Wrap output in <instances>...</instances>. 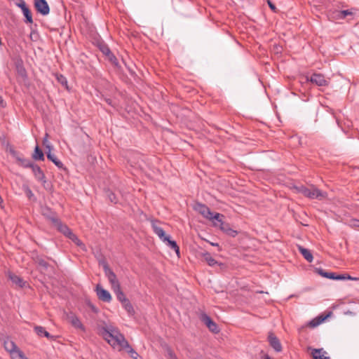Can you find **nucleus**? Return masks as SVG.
Here are the masks:
<instances>
[{
	"label": "nucleus",
	"instance_id": "obj_1",
	"mask_svg": "<svg viewBox=\"0 0 359 359\" xmlns=\"http://www.w3.org/2000/svg\"><path fill=\"white\" fill-rule=\"evenodd\" d=\"M105 340L114 347L126 350L131 358L137 359L138 353L130 346L125 337L114 327H102L100 331Z\"/></svg>",
	"mask_w": 359,
	"mask_h": 359
},
{
	"label": "nucleus",
	"instance_id": "obj_2",
	"mask_svg": "<svg viewBox=\"0 0 359 359\" xmlns=\"http://www.w3.org/2000/svg\"><path fill=\"white\" fill-rule=\"evenodd\" d=\"M297 189L299 193L311 199L317 198L318 200H322L326 198L327 196L326 192L322 191L313 186L309 188L302 185Z\"/></svg>",
	"mask_w": 359,
	"mask_h": 359
},
{
	"label": "nucleus",
	"instance_id": "obj_3",
	"mask_svg": "<svg viewBox=\"0 0 359 359\" xmlns=\"http://www.w3.org/2000/svg\"><path fill=\"white\" fill-rule=\"evenodd\" d=\"M195 210L198 211L205 218L212 220L217 219L219 217H224V215L218 212H212L210 209L205 204L197 203L194 207Z\"/></svg>",
	"mask_w": 359,
	"mask_h": 359
},
{
	"label": "nucleus",
	"instance_id": "obj_4",
	"mask_svg": "<svg viewBox=\"0 0 359 359\" xmlns=\"http://www.w3.org/2000/svg\"><path fill=\"white\" fill-rule=\"evenodd\" d=\"M320 276L336 280H359L358 277H352L348 274H337L336 273L327 271H316Z\"/></svg>",
	"mask_w": 359,
	"mask_h": 359
},
{
	"label": "nucleus",
	"instance_id": "obj_5",
	"mask_svg": "<svg viewBox=\"0 0 359 359\" xmlns=\"http://www.w3.org/2000/svg\"><path fill=\"white\" fill-rule=\"evenodd\" d=\"M224 217H219L217 219H214L213 225L219 227L221 231L231 237H236L238 235V231L231 228L230 224L223 221Z\"/></svg>",
	"mask_w": 359,
	"mask_h": 359
},
{
	"label": "nucleus",
	"instance_id": "obj_6",
	"mask_svg": "<svg viewBox=\"0 0 359 359\" xmlns=\"http://www.w3.org/2000/svg\"><path fill=\"white\" fill-rule=\"evenodd\" d=\"M306 80L318 86H327L330 83V79H326L325 76L320 73H313L311 76H306Z\"/></svg>",
	"mask_w": 359,
	"mask_h": 359
},
{
	"label": "nucleus",
	"instance_id": "obj_7",
	"mask_svg": "<svg viewBox=\"0 0 359 359\" xmlns=\"http://www.w3.org/2000/svg\"><path fill=\"white\" fill-rule=\"evenodd\" d=\"M4 346L5 349L10 353L12 359H15V355L24 354L22 351L18 348L17 345L11 340H5Z\"/></svg>",
	"mask_w": 359,
	"mask_h": 359
},
{
	"label": "nucleus",
	"instance_id": "obj_8",
	"mask_svg": "<svg viewBox=\"0 0 359 359\" xmlns=\"http://www.w3.org/2000/svg\"><path fill=\"white\" fill-rule=\"evenodd\" d=\"M36 11L42 15H46L50 13V8L46 0H34Z\"/></svg>",
	"mask_w": 359,
	"mask_h": 359
},
{
	"label": "nucleus",
	"instance_id": "obj_9",
	"mask_svg": "<svg viewBox=\"0 0 359 359\" xmlns=\"http://www.w3.org/2000/svg\"><path fill=\"white\" fill-rule=\"evenodd\" d=\"M50 221L57 229V230L64 236H65L69 231V230H71V229H69L67 224L62 223L57 217H50Z\"/></svg>",
	"mask_w": 359,
	"mask_h": 359
},
{
	"label": "nucleus",
	"instance_id": "obj_10",
	"mask_svg": "<svg viewBox=\"0 0 359 359\" xmlns=\"http://www.w3.org/2000/svg\"><path fill=\"white\" fill-rule=\"evenodd\" d=\"M201 320L210 332L213 333H218L219 332L217 325L207 314H201Z\"/></svg>",
	"mask_w": 359,
	"mask_h": 359
},
{
	"label": "nucleus",
	"instance_id": "obj_11",
	"mask_svg": "<svg viewBox=\"0 0 359 359\" xmlns=\"http://www.w3.org/2000/svg\"><path fill=\"white\" fill-rule=\"evenodd\" d=\"M46 148L48 149L46 151V156L48 160L52 161L58 168L66 169L63 166V163L51 153L52 147L49 144L46 145Z\"/></svg>",
	"mask_w": 359,
	"mask_h": 359
},
{
	"label": "nucleus",
	"instance_id": "obj_12",
	"mask_svg": "<svg viewBox=\"0 0 359 359\" xmlns=\"http://www.w3.org/2000/svg\"><path fill=\"white\" fill-rule=\"evenodd\" d=\"M96 292L99 299L105 302H109L111 300L110 293L100 285H97L96 287Z\"/></svg>",
	"mask_w": 359,
	"mask_h": 359
},
{
	"label": "nucleus",
	"instance_id": "obj_13",
	"mask_svg": "<svg viewBox=\"0 0 359 359\" xmlns=\"http://www.w3.org/2000/svg\"><path fill=\"white\" fill-rule=\"evenodd\" d=\"M9 279L12 281L13 284L18 287H24L26 286L27 282L25 281L22 278L16 276L11 271H8V273Z\"/></svg>",
	"mask_w": 359,
	"mask_h": 359
},
{
	"label": "nucleus",
	"instance_id": "obj_14",
	"mask_svg": "<svg viewBox=\"0 0 359 359\" xmlns=\"http://www.w3.org/2000/svg\"><path fill=\"white\" fill-rule=\"evenodd\" d=\"M268 339L270 346L276 352H280L282 351V346L280 344L279 339L273 333H269Z\"/></svg>",
	"mask_w": 359,
	"mask_h": 359
},
{
	"label": "nucleus",
	"instance_id": "obj_15",
	"mask_svg": "<svg viewBox=\"0 0 359 359\" xmlns=\"http://www.w3.org/2000/svg\"><path fill=\"white\" fill-rule=\"evenodd\" d=\"M32 170L37 180L42 182L43 184L46 182L45 174L38 165L34 164Z\"/></svg>",
	"mask_w": 359,
	"mask_h": 359
},
{
	"label": "nucleus",
	"instance_id": "obj_16",
	"mask_svg": "<svg viewBox=\"0 0 359 359\" xmlns=\"http://www.w3.org/2000/svg\"><path fill=\"white\" fill-rule=\"evenodd\" d=\"M105 274L111 285L112 289H118V287H120V284L113 271H105Z\"/></svg>",
	"mask_w": 359,
	"mask_h": 359
},
{
	"label": "nucleus",
	"instance_id": "obj_17",
	"mask_svg": "<svg viewBox=\"0 0 359 359\" xmlns=\"http://www.w3.org/2000/svg\"><path fill=\"white\" fill-rule=\"evenodd\" d=\"M151 226L154 232L160 238L161 240L165 241L168 239V236L165 233V231L157 224V222H152Z\"/></svg>",
	"mask_w": 359,
	"mask_h": 359
},
{
	"label": "nucleus",
	"instance_id": "obj_18",
	"mask_svg": "<svg viewBox=\"0 0 359 359\" xmlns=\"http://www.w3.org/2000/svg\"><path fill=\"white\" fill-rule=\"evenodd\" d=\"M66 238L70 239L72 242H74L77 246L80 247L82 250L86 251V245L83 242L77 237L76 234L73 233L72 230L65 236Z\"/></svg>",
	"mask_w": 359,
	"mask_h": 359
},
{
	"label": "nucleus",
	"instance_id": "obj_19",
	"mask_svg": "<svg viewBox=\"0 0 359 359\" xmlns=\"http://www.w3.org/2000/svg\"><path fill=\"white\" fill-rule=\"evenodd\" d=\"M68 319L70 321L71 324L75 328L79 329L82 331H85V327L83 326L81 320L79 319V318L76 316L74 314L70 313L68 316Z\"/></svg>",
	"mask_w": 359,
	"mask_h": 359
},
{
	"label": "nucleus",
	"instance_id": "obj_20",
	"mask_svg": "<svg viewBox=\"0 0 359 359\" xmlns=\"http://www.w3.org/2000/svg\"><path fill=\"white\" fill-rule=\"evenodd\" d=\"M326 354L327 353L323 348H313L311 352L313 359H330Z\"/></svg>",
	"mask_w": 359,
	"mask_h": 359
},
{
	"label": "nucleus",
	"instance_id": "obj_21",
	"mask_svg": "<svg viewBox=\"0 0 359 359\" xmlns=\"http://www.w3.org/2000/svg\"><path fill=\"white\" fill-rule=\"evenodd\" d=\"M34 262L37 266L47 269L48 267L53 268V266L50 265L48 260L46 257H36L34 259Z\"/></svg>",
	"mask_w": 359,
	"mask_h": 359
},
{
	"label": "nucleus",
	"instance_id": "obj_22",
	"mask_svg": "<svg viewBox=\"0 0 359 359\" xmlns=\"http://www.w3.org/2000/svg\"><path fill=\"white\" fill-rule=\"evenodd\" d=\"M298 249L302 256L306 259L308 262H311L313 260V255L311 251L306 248H304L302 246L299 245Z\"/></svg>",
	"mask_w": 359,
	"mask_h": 359
},
{
	"label": "nucleus",
	"instance_id": "obj_23",
	"mask_svg": "<svg viewBox=\"0 0 359 359\" xmlns=\"http://www.w3.org/2000/svg\"><path fill=\"white\" fill-rule=\"evenodd\" d=\"M32 158L36 161H44L43 152L38 145L35 147Z\"/></svg>",
	"mask_w": 359,
	"mask_h": 359
},
{
	"label": "nucleus",
	"instance_id": "obj_24",
	"mask_svg": "<svg viewBox=\"0 0 359 359\" xmlns=\"http://www.w3.org/2000/svg\"><path fill=\"white\" fill-rule=\"evenodd\" d=\"M34 329L38 336L46 337V338L48 339L52 338L49 332H48L43 327L37 325L35 326Z\"/></svg>",
	"mask_w": 359,
	"mask_h": 359
},
{
	"label": "nucleus",
	"instance_id": "obj_25",
	"mask_svg": "<svg viewBox=\"0 0 359 359\" xmlns=\"http://www.w3.org/2000/svg\"><path fill=\"white\" fill-rule=\"evenodd\" d=\"M329 315H327V316H320L314 319H313L312 320H311L309 323H308V325L311 327H315L318 325H319L320 323H322L323 322H324V320L326 319V318L327 316H329Z\"/></svg>",
	"mask_w": 359,
	"mask_h": 359
},
{
	"label": "nucleus",
	"instance_id": "obj_26",
	"mask_svg": "<svg viewBox=\"0 0 359 359\" xmlns=\"http://www.w3.org/2000/svg\"><path fill=\"white\" fill-rule=\"evenodd\" d=\"M17 161H18L20 165H21L23 168H32L33 165L34 164L33 162H32L29 159L23 158L21 157H17Z\"/></svg>",
	"mask_w": 359,
	"mask_h": 359
},
{
	"label": "nucleus",
	"instance_id": "obj_27",
	"mask_svg": "<svg viewBox=\"0 0 359 359\" xmlns=\"http://www.w3.org/2000/svg\"><path fill=\"white\" fill-rule=\"evenodd\" d=\"M22 11L23 13L24 16L25 17V22L26 23H32V14L30 9L28 7H26L25 8L22 9Z\"/></svg>",
	"mask_w": 359,
	"mask_h": 359
},
{
	"label": "nucleus",
	"instance_id": "obj_28",
	"mask_svg": "<svg viewBox=\"0 0 359 359\" xmlns=\"http://www.w3.org/2000/svg\"><path fill=\"white\" fill-rule=\"evenodd\" d=\"M164 242H167V245L172 250L175 251V252L179 255L180 254V248L177 245L176 241L170 240V237L168 236V239L165 240Z\"/></svg>",
	"mask_w": 359,
	"mask_h": 359
},
{
	"label": "nucleus",
	"instance_id": "obj_29",
	"mask_svg": "<svg viewBox=\"0 0 359 359\" xmlns=\"http://www.w3.org/2000/svg\"><path fill=\"white\" fill-rule=\"evenodd\" d=\"M97 46L100 50L106 56L111 52L108 46L104 42H99Z\"/></svg>",
	"mask_w": 359,
	"mask_h": 359
},
{
	"label": "nucleus",
	"instance_id": "obj_30",
	"mask_svg": "<svg viewBox=\"0 0 359 359\" xmlns=\"http://www.w3.org/2000/svg\"><path fill=\"white\" fill-rule=\"evenodd\" d=\"M114 292L116 294V298L121 302L123 303L128 299L126 297L124 293L121 291V287H118V289H114Z\"/></svg>",
	"mask_w": 359,
	"mask_h": 359
},
{
	"label": "nucleus",
	"instance_id": "obj_31",
	"mask_svg": "<svg viewBox=\"0 0 359 359\" xmlns=\"http://www.w3.org/2000/svg\"><path fill=\"white\" fill-rule=\"evenodd\" d=\"M205 260L208 264L210 266H215L216 264H218V262L211 257L210 254L206 253L204 255Z\"/></svg>",
	"mask_w": 359,
	"mask_h": 359
},
{
	"label": "nucleus",
	"instance_id": "obj_32",
	"mask_svg": "<svg viewBox=\"0 0 359 359\" xmlns=\"http://www.w3.org/2000/svg\"><path fill=\"white\" fill-rule=\"evenodd\" d=\"M43 215L50 220V217H57L55 212H53L50 208L46 207L42 210Z\"/></svg>",
	"mask_w": 359,
	"mask_h": 359
},
{
	"label": "nucleus",
	"instance_id": "obj_33",
	"mask_svg": "<svg viewBox=\"0 0 359 359\" xmlns=\"http://www.w3.org/2000/svg\"><path fill=\"white\" fill-rule=\"evenodd\" d=\"M123 304V306L125 308V309L126 310V311L130 314V315H133L134 313V309H133V307L132 306V304H130V302H129V300H126V302H124L123 303H122Z\"/></svg>",
	"mask_w": 359,
	"mask_h": 359
},
{
	"label": "nucleus",
	"instance_id": "obj_34",
	"mask_svg": "<svg viewBox=\"0 0 359 359\" xmlns=\"http://www.w3.org/2000/svg\"><path fill=\"white\" fill-rule=\"evenodd\" d=\"M353 12L350 10H342L338 12L337 17L341 19H344L347 15H353Z\"/></svg>",
	"mask_w": 359,
	"mask_h": 359
},
{
	"label": "nucleus",
	"instance_id": "obj_35",
	"mask_svg": "<svg viewBox=\"0 0 359 359\" xmlns=\"http://www.w3.org/2000/svg\"><path fill=\"white\" fill-rule=\"evenodd\" d=\"M16 68H17V72L19 75H20L22 77L27 76L26 70L24 68V67L22 65L21 63H18L16 65Z\"/></svg>",
	"mask_w": 359,
	"mask_h": 359
},
{
	"label": "nucleus",
	"instance_id": "obj_36",
	"mask_svg": "<svg viewBox=\"0 0 359 359\" xmlns=\"http://www.w3.org/2000/svg\"><path fill=\"white\" fill-rule=\"evenodd\" d=\"M107 59L111 62L112 65L117 67L118 65V62L116 56L111 52L109 55H107Z\"/></svg>",
	"mask_w": 359,
	"mask_h": 359
},
{
	"label": "nucleus",
	"instance_id": "obj_37",
	"mask_svg": "<svg viewBox=\"0 0 359 359\" xmlns=\"http://www.w3.org/2000/svg\"><path fill=\"white\" fill-rule=\"evenodd\" d=\"M56 79L59 83L67 88V81L65 76L62 74H56Z\"/></svg>",
	"mask_w": 359,
	"mask_h": 359
},
{
	"label": "nucleus",
	"instance_id": "obj_38",
	"mask_svg": "<svg viewBox=\"0 0 359 359\" xmlns=\"http://www.w3.org/2000/svg\"><path fill=\"white\" fill-rule=\"evenodd\" d=\"M107 197L109 198V200L111 202V203H117L118 202V199L116 198V196L115 195L114 193L110 191H107Z\"/></svg>",
	"mask_w": 359,
	"mask_h": 359
},
{
	"label": "nucleus",
	"instance_id": "obj_39",
	"mask_svg": "<svg viewBox=\"0 0 359 359\" xmlns=\"http://www.w3.org/2000/svg\"><path fill=\"white\" fill-rule=\"evenodd\" d=\"M267 4L269 6V8H271V10L272 11H273L274 13H276L278 11V9L276 7V6L271 2V0H267Z\"/></svg>",
	"mask_w": 359,
	"mask_h": 359
},
{
	"label": "nucleus",
	"instance_id": "obj_40",
	"mask_svg": "<svg viewBox=\"0 0 359 359\" xmlns=\"http://www.w3.org/2000/svg\"><path fill=\"white\" fill-rule=\"evenodd\" d=\"M99 264L103 267L104 269H109L108 264L104 259H100L99 261Z\"/></svg>",
	"mask_w": 359,
	"mask_h": 359
},
{
	"label": "nucleus",
	"instance_id": "obj_41",
	"mask_svg": "<svg viewBox=\"0 0 359 359\" xmlns=\"http://www.w3.org/2000/svg\"><path fill=\"white\" fill-rule=\"evenodd\" d=\"M168 359H177V357L175 354L173 353V351L168 348L167 351Z\"/></svg>",
	"mask_w": 359,
	"mask_h": 359
},
{
	"label": "nucleus",
	"instance_id": "obj_42",
	"mask_svg": "<svg viewBox=\"0 0 359 359\" xmlns=\"http://www.w3.org/2000/svg\"><path fill=\"white\" fill-rule=\"evenodd\" d=\"M19 3H17L16 5L20 7L22 10L25 8L27 6L24 0H18Z\"/></svg>",
	"mask_w": 359,
	"mask_h": 359
},
{
	"label": "nucleus",
	"instance_id": "obj_43",
	"mask_svg": "<svg viewBox=\"0 0 359 359\" xmlns=\"http://www.w3.org/2000/svg\"><path fill=\"white\" fill-rule=\"evenodd\" d=\"M0 107L2 108H4L6 107V103L5 102V101L4 100V99L2 98V97L1 95H0Z\"/></svg>",
	"mask_w": 359,
	"mask_h": 359
},
{
	"label": "nucleus",
	"instance_id": "obj_44",
	"mask_svg": "<svg viewBox=\"0 0 359 359\" xmlns=\"http://www.w3.org/2000/svg\"><path fill=\"white\" fill-rule=\"evenodd\" d=\"M26 194L29 198H30L32 196H33V193L29 187H27V189H26Z\"/></svg>",
	"mask_w": 359,
	"mask_h": 359
},
{
	"label": "nucleus",
	"instance_id": "obj_45",
	"mask_svg": "<svg viewBox=\"0 0 359 359\" xmlns=\"http://www.w3.org/2000/svg\"><path fill=\"white\" fill-rule=\"evenodd\" d=\"M15 359H28L25 355H18L15 356Z\"/></svg>",
	"mask_w": 359,
	"mask_h": 359
},
{
	"label": "nucleus",
	"instance_id": "obj_46",
	"mask_svg": "<svg viewBox=\"0 0 359 359\" xmlns=\"http://www.w3.org/2000/svg\"><path fill=\"white\" fill-rule=\"evenodd\" d=\"M106 101V102L111 105V106H113V104H112V100L110 99V98H105L104 100Z\"/></svg>",
	"mask_w": 359,
	"mask_h": 359
},
{
	"label": "nucleus",
	"instance_id": "obj_47",
	"mask_svg": "<svg viewBox=\"0 0 359 359\" xmlns=\"http://www.w3.org/2000/svg\"><path fill=\"white\" fill-rule=\"evenodd\" d=\"M264 359H271L268 355H265Z\"/></svg>",
	"mask_w": 359,
	"mask_h": 359
},
{
	"label": "nucleus",
	"instance_id": "obj_48",
	"mask_svg": "<svg viewBox=\"0 0 359 359\" xmlns=\"http://www.w3.org/2000/svg\"><path fill=\"white\" fill-rule=\"evenodd\" d=\"M3 201H3L2 198H1V196H0V204H1V203H3Z\"/></svg>",
	"mask_w": 359,
	"mask_h": 359
},
{
	"label": "nucleus",
	"instance_id": "obj_49",
	"mask_svg": "<svg viewBox=\"0 0 359 359\" xmlns=\"http://www.w3.org/2000/svg\"><path fill=\"white\" fill-rule=\"evenodd\" d=\"M356 222L357 224L355 225L359 227V220H357Z\"/></svg>",
	"mask_w": 359,
	"mask_h": 359
},
{
	"label": "nucleus",
	"instance_id": "obj_50",
	"mask_svg": "<svg viewBox=\"0 0 359 359\" xmlns=\"http://www.w3.org/2000/svg\"><path fill=\"white\" fill-rule=\"evenodd\" d=\"M11 152L13 154H15V151H11Z\"/></svg>",
	"mask_w": 359,
	"mask_h": 359
},
{
	"label": "nucleus",
	"instance_id": "obj_51",
	"mask_svg": "<svg viewBox=\"0 0 359 359\" xmlns=\"http://www.w3.org/2000/svg\"><path fill=\"white\" fill-rule=\"evenodd\" d=\"M211 244H212V245H217V246H218V244H217V243H216V244H215V243H211Z\"/></svg>",
	"mask_w": 359,
	"mask_h": 359
},
{
	"label": "nucleus",
	"instance_id": "obj_52",
	"mask_svg": "<svg viewBox=\"0 0 359 359\" xmlns=\"http://www.w3.org/2000/svg\"><path fill=\"white\" fill-rule=\"evenodd\" d=\"M2 43H1V39L0 38V45H1Z\"/></svg>",
	"mask_w": 359,
	"mask_h": 359
}]
</instances>
